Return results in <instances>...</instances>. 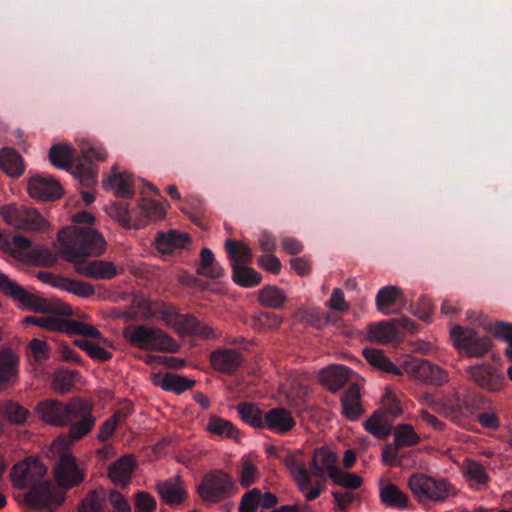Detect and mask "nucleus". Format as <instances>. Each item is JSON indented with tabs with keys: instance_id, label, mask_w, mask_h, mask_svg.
I'll use <instances>...</instances> for the list:
<instances>
[{
	"instance_id": "nucleus-1",
	"label": "nucleus",
	"mask_w": 512,
	"mask_h": 512,
	"mask_svg": "<svg viewBox=\"0 0 512 512\" xmlns=\"http://www.w3.org/2000/svg\"><path fill=\"white\" fill-rule=\"evenodd\" d=\"M46 473V466L38 458H33L16 464L11 479L19 489L30 488L24 497L29 506L54 512L64 503L66 492L55 489L51 481L43 480Z\"/></svg>"
},
{
	"instance_id": "nucleus-2",
	"label": "nucleus",
	"mask_w": 512,
	"mask_h": 512,
	"mask_svg": "<svg viewBox=\"0 0 512 512\" xmlns=\"http://www.w3.org/2000/svg\"><path fill=\"white\" fill-rule=\"evenodd\" d=\"M82 157H76L74 149L67 143L53 145L49 150L50 163L58 168L69 171L80 184L91 188L96 184L98 170L93 160L104 161L106 150L100 146L82 148Z\"/></svg>"
},
{
	"instance_id": "nucleus-3",
	"label": "nucleus",
	"mask_w": 512,
	"mask_h": 512,
	"mask_svg": "<svg viewBox=\"0 0 512 512\" xmlns=\"http://www.w3.org/2000/svg\"><path fill=\"white\" fill-rule=\"evenodd\" d=\"M58 241L62 258L74 265L85 261L87 256H100L107 246L103 235L90 227L62 229L58 233Z\"/></svg>"
},
{
	"instance_id": "nucleus-4",
	"label": "nucleus",
	"mask_w": 512,
	"mask_h": 512,
	"mask_svg": "<svg viewBox=\"0 0 512 512\" xmlns=\"http://www.w3.org/2000/svg\"><path fill=\"white\" fill-rule=\"evenodd\" d=\"M0 292L6 296H9L14 301L19 302L21 308L25 310L43 314H55L62 316L72 315V309L70 306L60 301L51 303L47 299L29 292L1 271Z\"/></svg>"
},
{
	"instance_id": "nucleus-5",
	"label": "nucleus",
	"mask_w": 512,
	"mask_h": 512,
	"mask_svg": "<svg viewBox=\"0 0 512 512\" xmlns=\"http://www.w3.org/2000/svg\"><path fill=\"white\" fill-rule=\"evenodd\" d=\"M407 484L420 504L443 503L457 493V489L447 479L424 473L412 474Z\"/></svg>"
},
{
	"instance_id": "nucleus-6",
	"label": "nucleus",
	"mask_w": 512,
	"mask_h": 512,
	"mask_svg": "<svg viewBox=\"0 0 512 512\" xmlns=\"http://www.w3.org/2000/svg\"><path fill=\"white\" fill-rule=\"evenodd\" d=\"M123 336L132 346L143 350L169 353H176L179 350L178 343L159 328L147 325L127 327L123 331Z\"/></svg>"
},
{
	"instance_id": "nucleus-7",
	"label": "nucleus",
	"mask_w": 512,
	"mask_h": 512,
	"mask_svg": "<svg viewBox=\"0 0 512 512\" xmlns=\"http://www.w3.org/2000/svg\"><path fill=\"white\" fill-rule=\"evenodd\" d=\"M160 313L162 320L182 335L196 336L203 339H215L217 337V333L211 326L201 322L192 314L178 313L172 305L162 304Z\"/></svg>"
},
{
	"instance_id": "nucleus-8",
	"label": "nucleus",
	"mask_w": 512,
	"mask_h": 512,
	"mask_svg": "<svg viewBox=\"0 0 512 512\" xmlns=\"http://www.w3.org/2000/svg\"><path fill=\"white\" fill-rule=\"evenodd\" d=\"M450 337L455 348L470 358H481L492 349V340L475 329L455 325L450 330Z\"/></svg>"
},
{
	"instance_id": "nucleus-9",
	"label": "nucleus",
	"mask_w": 512,
	"mask_h": 512,
	"mask_svg": "<svg viewBox=\"0 0 512 512\" xmlns=\"http://www.w3.org/2000/svg\"><path fill=\"white\" fill-rule=\"evenodd\" d=\"M0 215L10 226L25 231L43 232L49 224L35 208L10 203L0 208Z\"/></svg>"
},
{
	"instance_id": "nucleus-10",
	"label": "nucleus",
	"mask_w": 512,
	"mask_h": 512,
	"mask_svg": "<svg viewBox=\"0 0 512 512\" xmlns=\"http://www.w3.org/2000/svg\"><path fill=\"white\" fill-rule=\"evenodd\" d=\"M236 490L232 477L220 469L207 472L197 488L205 502H220L232 496Z\"/></svg>"
},
{
	"instance_id": "nucleus-11",
	"label": "nucleus",
	"mask_w": 512,
	"mask_h": 512,
	"mask_svg": "<svg viewBox=\"0 0 512 512\" xmlns=\"http://www.w3.org/2000/svg\"><path fill=\"white\" fill-rule=\"evenodd\" d=\"M82 399L74 397L68 402H62L57 399H44L37 403L36 412L40 419L45 423L63 427L71 422L74 409H81Z\"/></svg>"
},
{
	"instance_id": "nucleus-12",
	"label": "nucleus",
	"mask_w": 512,
	"mask_h": 512,
	"mask_svg": "<svg viewBox=\"0 0 512 512\" xmlns=\"http://www.w3.org/2000/svg\"><path fill=\"white\" fill-rule=\"evenodd\" d=\"M467 373L478 387L489 392L500 391L506 383L504 374L488 363L472 365Z\"/></svg>"
},
{
	"instance_id": "nucleus-13",
	"label": "nucleus",
	"mask_w": 512,
	"mask_h": 512,
	"mask_svg": "<svg viewBox=\"0 0 512 512\" xmlns=\"http://www.w3.org/2000/svg\"><path fill=\"white\" fill-rule=\"evenodd\" d=\"M28 192L32 198L43 201H54L62 197L61 184L48 174H35L28 180Z\"/></svg>"
},
{
	"instance_id": "nucleus-14",
	"label": "nucleus",
	"mask_w": 512,
	"mask_h": 512,
	"mask_svg": "<svg viewBox=\"0 0 512 512\" xmlns=\"http://www.w3.org/2000/svg\"><path fill=\"white\" fill-rule=\"evenodd\" d=\"M407 370L414 378L430 385L440 386L448 381L445 370L425 359H413L407 364Z\"/></svg>"
},
{
	"instance_id": "nucleus-15",
	"label": "nucleus",
	"mask_w": 512,
	"mask_h": 512,
	"mask_svg": "<svg viewBox=\"0 0 512 512\" xmlns=\"http://www.w3.org/2000/svg\"><path fill=\"white\" fill-rule=\"evenodd\" d=\"M93 407L82 399L81 409H74L71 422L68 423V436L73 441L85 437L95 426L96 417L92 413Z\"/></svg>"
},
{
	"instance_id": "nucleus-16",
	"label": "nucleus",
	"mask_w": 512,
	"mask_h": 512,
	"mask_svg": "<svg viewBox=\"0 0 512 512\" xmlns=\"http://www.w3.org/2000/svg\"><path fill=\"white\" fill-rule=\"evenodd\" d=\"M57 484L64 489L79 485L84 480V474L79 470L76 459L71 454H62L54 468Z\"/></svg>"
},
{
	"instance_id": "nucleus-17",
	"label": "nucleus",
	"mask_w": 512,
	"mask_h": 512,
	"mask_svg": "<svg viewBox=\"0 0 512 512\" xmlns=\"http://www.w3.org/2000/svg\"><path fill=\"white\" fill-rule=\"evenodd\" d=\"M77 273L96 280H111L118 275L117 266L106 260H85L75 263Z\"/></svg>"
},
{
	"instance_id": "nucleus-18",
	"label": "nucleus",
	"mask_w": 512,
	"mask_h": 512,
	"mask_svg": "<svg viewBox=\"0 0 512 512\" xmlns=\"http://www.w3.org/2000/svg\"><path fill=\"white\" fill-rule=\"evenodd\" d=\"M209 360L215 370L231 375L239 369L244 358L235 349L220 348L210 353Z\"/></svg>"
},
{
	"instance_id": "nucleus-19",
	"label": "nucleus",
	"mask_w": 512,
	"mask_h": 512,
	"mask_svg": "<svg viewBox=\"0 0 512 512\" xmlns=\"http://www.w3.org/2000/svg\"><path fill=\"white\" fill-rule=\"evenodd\" d=\"M264 422V429L278 434H285L291 431L296 425L291 412L282 407L268 410L264 414Z\"/></svg>"
},
{
	"instance_id": "nucleus-20",
	"label": "nucleus",
	"mask_w": 512,
	"mask_h": 512,
	"mask_svg": "<svg viewBox=\"0 0 512 512\" xmlns=\"http://www.w3.org/2000/svg\"><path fill=\"white\" fill-rule=\"evenodd\" d=\"M19 359L10 349L0 350V389L13 386L18 378Z\"/></svg>"
},
{
	"instance_id": "nucleus-21",
	"label": "nucleus",
	"mask_w": 512,
	"mask_h": 512,
	"mask_svg": "<svg viewBox=\"0 0 512 512\" xmlns=\"http://www.w3.org/2000/svg\"><path fill=\"white\" fill-rule=\"evenodd\" d=\"M134 469L135 461L133 457L131 455H124L110 464L108 476L114 484L126 487L131 482Z\"/></svg>"
},
{
	"instance_id": "nucleus-22",
	"label": "nucleus",
	"mask_w": 512,
	"mask_h": 512,
	"mask_svg": "<svg viewBox=\"0 0 512 512\" xmlns=\"http://www.w3.org/2000/svg\"><path fill=\"white\" fill-rule=\"evenodd\" d=\"M195 383V380L170 372L153 375L154 385L161 387L165 391L174 392L176 394H181L191 389Z\"/></svg>"
},
{
	"instance_id": "nucleus-23",
	"label": "nucleus",
	"mask_w": 512,
	"mask_h": 512,
	"mask_svg": "<svg viewBox=\"0 0 512 512\" xmlns=\"http://www.w3.org/2000/svg\"><path fill=\"white\" fill-rule=\"evenodd\" d=\"M351 370L343 365H332L321 372L322 384L331 392L341 390L350 379Z\"/></svg>"
},
{
	"instance_id": "nucleus-24",
	"label": "nucleus",
	"mask_w": 512,
	"mask_h": 512,
	"mask_svg": "<svg viewBox=\"0 0 512 512\" xmlns=\"http://www.w3.org/2000/svg\"><path fill=\"white\" fill-rule=\"evenodd\" d=\"M190 242L188 234L171 230L168 233H159L155 240V246L159 252L169 254L176 249L186 248Z\"/></svg>"
},
{
	"instance_id": "nucleus-25",
	"label": "nucleus",
	"mask_w": 512,
	"mask_h": 512,
	"mask_svg": "<svg viewBox=\"0 0 512 512\" xmlns=\"http://www.w3.org/2000/svg\"><path fill=\"white\" fill-rule=\"evenodd\" d=\"M135 229L145 227L151 220H160L165 217V209L159 202L151 199H142L137 205Z\"/></svg>"
},
{
	"instance_id": "nucleus-26",
	"label": "nucleus",
	"mask_w": 512,
	"mask_h": 512,
	"mask_svg": "<svg viewBox=\"0 0 512 512\" xmlns=\"http://www.w3.org/2000/svg\"><path fill=\"white\" fill-rule=\"evenodd\" d=\"M225 249L232 270L234 267H245L252 262L253 253L251 248L242 241L227 239Z\"/></svg>"
},
{
	"instance_id": "nucleus-27",
	"label": "nucleus",
	"mask_w": 512,
	"mask_h": 512,
	"mask_svg": "<svg viewBox=\"0 0 512 512\" xmlns=\"http://www.w3.org/2000/svg\"><path fill=\"white\" fill-rule=\"evenodd\" d=\"M103 187L112 189L121 198L129 199L135 194L132 176L126 172H114L103 181Z\"/></svg>"
},
{
	"instance_id": "nucleus-28",
	"label": "nucleus",
	"mask_w": 512,
	"mask_h": 512,
	"mask_svg": "<svg viewBox=\"0 0 512 512\" xmlns=\"http://www.w3.org/2000/svg\"><path fill=\"white\" fill-rule=\"evenodd\" d=\"M0 167L9 177L18 178L25 170L23 158L17 150L10 147L0 149Z\"/></svg>"
},
{
	"instance_id": "nucleus-29",
	"label": "nucleus",
	"mask_w": 512,
	"mask_h": 512,
	"mask_svg": "<svg viewBox=\"0 0 512 512\" xmlns=\"http://www.w3.org/2000/svg\"><path fill=\"white\" fill-rule=\"evenodd\" d=\"M107 214L117 223L126 229H135L136 217H138L137 208L130 210L129 205L123 201H115L106 207Z\"/></svg>"
},
{
	"instance_id": "nucleus-30",
	"label": "nucleus",
	"mask_w": 512,
	"mask_h": 512,
	"mask_svg": "<svg viewBox=\"0 0 512 512\" xmlns=\"http://www.w3.org/2000/svg\"><path fill=\"white\" fill-rule=\"evenodd\" d=\"M337 460V455L326 447L317 449L311 463L312 473L320 477L324 474V471H327L329 478H331L332 471L339 469Z\"/></svg>"
},
{
	"instance_id": "nucleus-31",
	"label": "nucleus",
	"mask_w": 512,
	"mask_h": 512,
	"mask_svg": "<svg viewBox=\"0 0 512 512\" xmlns=\"http://www.w3.org/2000/svg\"><path fill=\"white\" fill-rule=\"evenodd\" d=\"M381 502L391 508L407 509L410 507V499L397 485L388 483L380 489Z\"/></svg>"
},
{
	"instance_id": "nucleus-32",
	"label": "nucleus",
	"mask_w": 512,
	"mask_h": 512,
	"mask_svg": "<svg viewBox=\"0 0 512 512\" xmlns=\"http://www.w3.org/2000/svg\"><path fill=\"white\" fill-rule=\"evenodd\" d=\"M343 414L351 421L357 420L363 413L360 404V391L357 384H351L341 397Z\"/></svg>"
},
{
	"instance_id": "nucleus-33",
	"label": "nucleus",
	"mask_w": 512,
	"mask_h": 512,
	"mask_svg": "<svg viewBox=\"0 0 512 512\" xmlns=\"http://www.w3.org/2000/svg\"><path fill=\"white\" fill-rule=\"evenodd\" d=\"M478 323L486 330L494 333L496 336L503 338L508 343V348L505 350L506 356L512 360V324L507 322H492L486 315H479Z\"/></svg>"
},
{
	"instance_id": "nucleus-34",
	"label": "nucleus",
	"mask_w": 512,
	"mask_h": 512,
	"mask_svg": "<svg viewBox=\"0 0 512 512\" xmlns=\"http://www.w3.org/2000/svg\"><path fill=\"white\" fill-rule=\"evenodd\" d=\"M366 361L374 368L394 375H402V371L397 367L380 349L365 348L362 352Z\"/></svg>"
},
{
	"instance_id": "nucleus-35",
	"label": "nucleus",
	"mask_w": 512,
	"mask_h": 512,
	"mask_svg": "<svg viewBox=\"0 0 512 512\" xmlns=\"http://www.w3.org/2000/svg\"><path fill=\"white\" fill-rule=\"evenodd\" d=\"M197 273L211 279H219L224 275V268L215 261L214 254L211 249L206 247L202 248Z\"/></svg>"
},
{
	"instance_id": "nucleus-36",
	"label": "nucleus",
	"mask_w": 512,
	"mask_h": 512,
	"mask_svg": "<svg viewBox=\"0 0 512 512\" xmlns=\"http://www.w3.org/2000/svg\"><path fill=\"white\" fill-rule=\"evenodd\" d=\"M206 430L211 434L232 440L238 439V429L234 424L222 417L212 415L206 423Z\"/></svg>"
},
{
	"instance_id": "nucleus-37",
	"label": "nucleus",
	"mask_w": 512,
	"mask_h": 512,
	"mask_svg": "<svg viewBox=\"0 0 512 512\" xmlns=\"http://www.w3.org/2000/svg\"><path fill=\"white\" fill-rule=\"evenodd\" d=\"M286 300L285 292L277 286L267 285L258 293V301L264 307L280 309Z\"/></svg>"
},
{
	"instance_id": "nucleus-38",
	"label": "nucleus",
	"mask_w": 512,
	"mask_h": 512,
	"mask_svg": "<svg viewBox=\"0 0 512 512\" xmlns=\"http://www.w3.org/2000/svg\"><path fill=\"white\" fill-rule=\"evenodd\" d=\"M157 491L162 500L170 505L179 504L186 497V491L178 480L158 483Z\"/></svg>"
},
{
	"instance_id": "nucleus-39",
	"label": "nucleus",
	"mask_w": 512,
	"mask_h": 512,
	"mask_svg": "<svg viewBox=\"0 0 512 512\" xmlns=\"http://www.w3.org/2000/svg\"><path fill=\"white\" fill-rule=\"evenodd\" d=\"M368 336L379 343H389L398 337L396 325L391 322L373 323L368 328Z\"/></svg>"
},
{
	"instance_id": "nucleus-40",
	"label": "nucleus",
	"mask_w": 512,
	"mask_h": 512,
	"mask_svg": "<svg viewBox=\"0 0 512 512\" xmlns=\"http://www.w3.org/2000/svg\"><path fill=\"white\" fill-rule=\"evenodd\" d=\"M237 412L245 423L255 428L264 429L265 413L256 404L241 402L237 406Z\"/></svg>"
},
{
	"instance_id": "nucleus-41",
	"label": "nucleus",
	"mask_w": 512,
	"mask_h": 512,
	"mask_svg": "<svg viewBox=\"0 0 512 512\" xmlns=\"http://www.w3.org/2000/svg\"><path fill=\"white\" fill-rule=\"evenodd\" d=\"M0 412L11 424L14 425L25 424L30 416L28 409L13 400H6L1 403Z\"/></svg>"
},
{
	"instance_id": "nucleus-42",
	"label": "nucleus",
	"mask_w": 512,
	"mask_h": 512,
	"mask_svg": "<svg viewBox=\"0 0 512 512\" xmlns=\"http://www.w3.org/2000/svg\"><path fill=\"white\" fill-rule=\"evenodd\" d=\"M105 489L89 491L78 505V512H104L106 505Z\"/></svg>"
},
{
	"instance_id": "nucleus-43",
	"label": "nucleus",
	"mask_w": 512,
	"mask_h": 512,
	"mask_svg": "<svg viewBox=\"0 0 512 512\" xmlns=\"http://www.w3.org/2000/svg\"><path fill=\"white\" fill-rule=\"evenodd\" d=\"M285 466L290 470L301 490H305L310 487L312 479L311 472L305 467L304 464L300 463L293 456H287L284 458Z\"/></svg>"
},
{
	"instance_id": "nucleus-44",
	"label": "nucleus",
	"mask_w": 512,
	"mask_h": 512,
	"mask_svg": "<svg viewBox=\"0 0 512 512\" xmlns=\"http://www.w3.org/2000/svg\"><path fill=\"white\" fill-rule=\"evenodd\" d=\"M232 279L241 287L251 288L257 286L262 281V275L248 266L234 267Z\"/></svg>"
},
{
	"instance_id": "nucleus-45",
	"label": "nucleus",
	"mask_w": 512,
	"mask_h": 512,
	"mask_svg": "<svg viewBox=\"0 0 512 512\" xmlns=\"http://www.w3.org/2000/svg\"><path fill=\"white\" fill-rule=\"evenodd\" d=\"M79 376L78 371L58 369L53 378V388L56 392L65 394L69 392Z\"/></svg>"
},
{
	"instance_id": "nucleus-46",
	"label": "nucleus",
	"mask_w": 512,
	"mask_h": 512,
	"mask_svg": "<svg viewBox=\"0 0 512 512\" xmlns=\"http://www.w3.org/2000/svg\"><path fill=\"white\" fill-rule=\"evenodd\" d=\"M63 332L103 340V336L97 328L77 320L65 319Z\"/></svg>"
},
{
	"instance_id": "nucleus-47",
	"label": "nucleus",
	"mask_w": 512,
	"mask_h": 512,
	"mask_svg": "<svg viewBox=\"0 0 512 512\" xmlns=\"http://www.w3.org/2000/svg\"><path fill=\"white\" fill-rule=\"evenodd\" d=\"M24 322L33 324L49 331L63 332L65 319L57 316H26Z\"/></svg>"
},
{
	"instance_id": "nucleus-48",
	"label": "nucleus",
	"mask_w": 512,
	"mask_h": 512,
	"mask_svg": "<svg viewBox=\"0 0 512 512\" xmlns=\"http://www.w3.org/2000/svg\"><path fill=\"white\" fill-rule=\"evenodd\" d=\"M401 295V290L396 286H385L382 287L376 295V306L377 309L386 314V309L391 307L398 297Z\"/></svg>"
},
{
	"instance_id": "nucleus-49",
	"label": "nucleus",
	"mask_w": 512,
	"mask_h": 512,
	"mask_svg": "<svg viewBox=\"0 0 512 512\" xmlns=\"http://www.w3.org/2000/svg\"><path fill=\"white\" fill-rule=\"evenodd\" d=\"M74 345L79 347L81 350L85 351L88 356L94 360H98L101 362L109 361L112 358V353L105 350L103 347L95 344L86 339H76L74 340Z\"/></svg>"
},
{
	"instance_id": "nucleus-50",
	"label": "nucleus",
	"mask_w": 512,
	"mask_h": 512,
	"mask_svg": "<svg viewBox=\"0 0 512 512\" xmlns=\"http://www.w3.org/2000/svg\"><path fill=\"white\" fill-rule=\"evenodd\" d=\"M420 438L409 424L398 425L394 433L395 445L402 447L414 446Z\"/></svg>"
},
{
	"instance_id": "nucleus-51",
	"label": "nucleus",
	"mask_w": 512,
	"mask_h": 512,
	"mask_svg": "<svg viewBox=\"0 0 512 512\" xmlns=\"http://www.w3.org/2000/svg\"><path fill=\"white\" fill-rule=\"evenodd\" d=\"M332 481L345 489L355 490L362 485V478L356 473L344 472L334 469L331 474Z\"/></svg>"
},
{
	"instance_id": "nucleus-52",
	"label": "nucleus",
	"mask_w": 512,
	"mask_h": 512,
	"mask_svg": "<svg viewBox=\"0 0 512 512\" xmlns=\"http://www.w3.org/2000/svg\"><path fill=\"white\" fill-rule=\"evenodd\" d=\"M364 427L367 432L379 439L387 437L392 428L387 421L378 417L376 413L364 422Z\"/></svg>"
},
{
	"instance_id": "nucleus-53",
	"label": "nucleus",
	"mask_w": 512,
	"mask_h": 512,
	"mask_svg": "<svg viewBox=\"0 0 512 512\" xmlns=\"http://www.w3.org/2000/svg\"><path fill=\"white\" fill-rule=\"evenodd\" d=\"M464 474L470 481L482 486L486 485L490 479L486 469L480 463L470 459L465 461Z\"/></svg>"
},
{
	"instance_id": "nucleus-54",
	"label": "nucleus",
	"mask_w": 512,
	"mask_h": 512,
	"mask_svg": "<svg viewBox=\"0 0 512 512\" xmlns=\"http://www.w3.org/2000/svg\"><path fill=\"white\" fill-rule=\"evenodd\" d=\"M242 461L243 464L240 472V484L243 487H249L257 481L259 471L256 465L248 457H243Z\"/></svg>"
},
{
	"instance_id": "nucleus-55",
	"label": "nucleus",
	"mask_w": 512,
	"mask_h": 512,
	"mask_svg": "<svg viewBox=\"0 0 512 512\" xmlns=\"http://www.w3.org/2000/svg\"><path fill=\"white\" fill-rule=\"evenodd\" d=\"M401 447L395 445V443L388 444L382 449V459L386 465L391 467L403 466L404 454L400 451Z\"/></svg>"
},
{
	"instance_id": "nucleus-56",
	"label": "nucleus",
	"mask_w": 512,
	"mask_h": 512,
	"mask_svg": "<svg viewBox=\"0 0 512 512\" xmlns=\"http://www.w3.org/2000/svg\"><path fill=\"white\" fill-rule=\"evenodd\" d=\"M434 306L426 296L419 297L417 303L411 304V312L422 321H429L432 317Z\"/></svg>"
},
{
	"instance_id": "nucleus-57",
	"label": "nucleus",
	"mask_w": 512,
	"mask_h": 512,
	"mask_svg": "<svg viewBox=\"0 0 512 512\" xmlns=\"http://www.w3.org/2000/svg\"><path fill=\"white\" fill-rule=\"evenodd\" d=\"M106 503L109 502L115 512H131L127 499L118 491L105 489Z\"/></svg>"
},
{
	"instance_id": "nucleus-58",
	"label": "nucleus",
	"mask_w": 512,
	"mask_h": 512,
	"mask_svg": "<svg viewBox=\"0 0 512 512\" xmlns=\"http://www.w3.org/2000/svg\"><path fill=\"white\" fill-rule=\"evenodd\" d=\"M260 498L261 491L258 488H254L244 494L240 501L239 512H256Z\"/></svg>"
},
{
	"instance_id": "nucleus-59",
	"label": "nucleus",
	"mask_w": 512,
	"mask_h": 512,
	"mask_svg": "<svg viewBox=\"0 0 512 512\" xmlns=\"http://www.w3.org/2000/svg\"><path fill=\"white\" fill-rule=\"evenodd\" d=\"M155 498L145 491H139L135 495V512H154L156 510Z\"/></svg>"
},
{
	"instance_id": "nucleus-60",
	"label": "nucleus",
	"mask_w": 512,
	"mask_h": 512,
	"mask_svg": "<svg viewBox=\"0 0 512 512\" xmlns=\"http://www.w3.org/2000/svg\"><path fill=\"white\" fill-rule=\"evenodd\" d=\"M65 291L83 298L91 297L95 294V289L90 283L71 278Z\"/></svg>"
},
{
	"instance_id": "nucleus-61",
	"label": "nucleus",
	"mask_w": 512,
	"mask_h": 512,
	"mask_svg": "<svg viewBox=\"0 0 512 512\" xmlns=\"http://www.w3.org/2000/svg\"><path fill=\"white\" fill-rule=\"evenodd\" d=\"M258 265L272 274H278L281 270V262L272 253L261 255L257 260Z\"/></svg>"
},
{
	"instance_id": "nucleus-62",
	"label": "nucleus",
	"mask_w": 512,
	"mask_h": 512,
	"mask_svg": "<svg viewBox=\"0 0 512 512\" xmlns=\"http://www.w3.org/2000/svg\"><path fill=\"white\" fill-rule=\"evenodd\" d=\"M332 495L340 512H346L349 504L357 499L356 494L351 491H333Z\"/></svg>"
},
{
	"instance_id": "nucleus-63",
	"label": "nucleus",
	"mask_w": 512,
	"mask_h": 512,
	"mask_svg": "<svg viewBox=\"0 0 512 512\" xmlns=\"http://www.w3.org/2000/svg\"><path fill=\"white\" fill-rule=\"evenodd\" d=\"M477 421L481 424L482 427L487 429L496 430L500 427V419L496 415L495 412L487 411L480 412L477 415Z\"/></svg>"
},
{
	"instance_id": "nucleus-64",
	"label": "nucleus",
	"mask_w": 512,
	"mask_h": 512,
	"mask_svg": "<svg viewBox=\"0 0 512 512\" xmlns=\"http://www.w3.org/2000/svg\"><path fill=\"white\" fill-rule=\"evenodd\" d=\"M330 308L336 311H347L348 303L344 299V293L340 288H334L330 297Z\"/></svg>"
}]
</instances>
